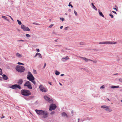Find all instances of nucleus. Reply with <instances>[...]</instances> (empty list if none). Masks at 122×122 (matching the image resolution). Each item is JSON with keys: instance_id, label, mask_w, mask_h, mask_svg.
Here are the masks:
<instances>
[{"instance_id": "nucleus-1", "label": "nucleus", "mask_w": 122, "mask_h": 122, "mask_svg": "<svg viewBox=\"0 0 122 122\" xmlns=\"http://www.w3.org/2000/svg\"><path fill=\"white\" fill-rule=\"evenodd\" d=\"M27 79L30 81H31L34 85H35L36 82L34 81L35 78L31 73L30 72H28V74L27 75Z\"/></svg>"}, {"instance_id": "nucleus-2", "label": "nucleus", "mask_w": 122, "mask_h": 122, "mask_svg": "<svg viewBox=\"0 0 122 122\" xmlns=\"http://www.w3.org/2000/svg\"><path fill=\"white\" fill-rule=\"evenodd\" d=\"M21 93L22 95L25 96H28L31 95L30 91L27 90H22L21 91Z\"/></svg>"}, {"instance_id": "nucleus-3", "label": "nucleus", "mask_w": 122, "mask_h": 122, "mask_svg": "<svg viewBox=\"0 0 122 122\" xmlns=\"http://www.w3.org/2000/svg\"><path fill=\"white\" fill-rule=\"evenodd\" d=\"M16 69L18 72H22L24 71L25 69L23 66L18 65L16 67Z\"/></svg>"}, {"instance_id": "nucleus-4", "label": "nucleus", "mask_w": 122, "mask_h": 122, "mask_svg": "<svg viewBox=\"0 0 122 122\" xmlns=\"http://www.w3.org/2000/svg\"><path fill=\"white\" fill-rule=\"evenodd\" d=\"M117 43L115 41H106L100 42L99 43L100 44H116Z\"/></svg>"}, {"instance_id": "nucleus-5", "label": "nucleus", "mask_w": 122, "mask_h": 122, "mask_svg": "<svg viewBox=\"0 0 122 122\" xmlns=\"http://www.w3.org/2000/svg\"><path fill=\"white\" fill-rule=\"evenodd\" d=\"M101 107L104 109L106 110L109 112H111L112 111V109L110 107L107 106H101Z\"/></svg>"}, {"instance_id": "nucleus-6", "label": "nucleus", "mask_w": 122, "mask_h": 122, "mask_svg": "<svg viewBox=\"0 0 122 122\" xmlns=\"http://www.w3.org/2000/svg\"><path fill=\"white\" fill-rule=\"evenodd\" d=\"M25 86H27V87L30 89H32V87L30 82L29 81H27L24 84Z\"/></svg>"}, {"instance_id": "nucleus-7", "label": "nucleus", "mask_w": 122, "mask_h": 122, "mask_svg": "<svg viewBox=\"0 0 122 122\" xmlns=\"http://www.w3.org/2000/svg\"><path fill=\"white\" fill-rule=\"evenodd\" d=\"M39 88L40 90L43 92H46L47 91V88L41 85H40Z\"/></svg>"}, {"instance_id": "nucleus-8", "label": "nucleus", "mask_w": 122, "mask_h": 122, "mask_svg": "<svg viewBox=\"0 0 122 122\" xmlns=\"http://www.w3.org/2000/svg\"><path fill=\"white\" fill-rule=\"evenodd\" d=\"M56 107V106L55 104H51L50 106L49 110L50 111H52V110L55 109Z\"/></svg>"}, {"instance_id": "nucleus-9", "label": "nucleus", "mask_w": 122, "mask_h": 122, "mask_svg": "<svg viewBox=\"0 0 122 122\" xmlns=\"http://www.w3.org/2000/svg\"><path fill=\"white\" fill-rule=\"evenodd\" d=\"M10 88L15 89H16L17 88H18L19 89H20L21 88L20 86L19 85H18L17 84L13 85L10 87Z\"/></svg>"}, {"instance_id": "nucleus-10", "label": "nucleus", "mask_w": 122, "mask_h": 122, "mask_svg": "<svg viewBox=\"0 0 122 122\" xmlns=\"http://www.w3.org/2000/svg\"><path fill=\"white\" fill-rule=\"evenodd\" d=\"M36 112L37 114L40 115H42L44 114V111L42 110H38L36 109Z\"/></svg>"}, {"instance_id": "nucleus-11", "label": "nucleus", "mask_w": 122, "mask_h": 122, "mask_svg": "<svg viewBox=\"0 0 122 122\" xmlns=\"http://www.w3.org/2000/svg\"><path fill=\"white\" fill-rule=\"evenodd\" d=\"M21 28L24 31H29L30 30V29L28 27H26L23 25H21Z\"/></svg>"}, {"instance_id": "nucleus-12", "label": "nucleus", "mask_w": 122, "mask_h": 122, "mask_svg": "<svg viewBox=\"0 0 122 122\" xmlns=\"http://www.w3.org/2000/svg\"><path fill=\"white\" fill-rule=\"evenodd\" d=\"M44 98L46 100L48 101V102L50 103H51L53 102V100L49 98L47 96H45Z\"/></svg>"}, {"instance_id": "nucleus-13", "label": "nucleus", "mask_w": 122, "mask_h": 122, "mask_svg": "<svg viewBox=\"0 0 122 122\" xmlns=\"http://www.w3.org/2000/svg\"><path fill=\"white\" fill-rule=\"evenodd\" d=\"M23 82V80L21 79H20L17 82L18 84V85L20 86V85H21L22 83Z\"/></svg>"}, {"instance_id": "nucleus-14", "label": "nucleus", "mask_w": 122, "mask_h": 122, "mask_svg": "<svg viewBox=\"0 0 122 122\" xmlns=\"http://www.w3.org/2000/svg\"><path fill=\"white\" fill-rule=\"evenodd\" d=\"M80 58L85 61L86 62H87L88 61H92V60L90 59H88L85 57H80Z\"/></svg>"}, {"instance_id": "nucleus-15", "label": "nucleus", "mask_w": 122, "mask_h": 122, "mask_svg": "<svg viewBox=\"0 0 122 122\" xmlns=\"http://www.w3.org/2000/svg\"><path fill=\"white\" fill-rule=\"evenodd\" d=\"M69 59V58L67 56H66L65 57L62 58L61 59V60L63 61H65Z\"/></svg>"}, {"instance_id": "nucleus-16", "label": "nucleus", "mask_w": 122, "mask_h": 122, "mask_svg": "<svg viewBox=\"0 0 122 122\" xmlns=\"http://www.w3.org/2000/svg\"><path fill=\"white\" fill-rule=\"evenodd\" d=\"M48 115V114L47 112H44V114L43 115V117L44 118L47 117Z\"/></svg>"}, {"instance_id": "nucleus-17", "label": "nucleus", "mask_w": 122, "mask_h": 122, "mask_svg": "<svg viewBox=\"0 0 122 122\" xmlns=\"http://www.w3.org/2000/svg\"><path fill=\"white\" fill-rule=\"evenodd\" d=\"M3 79L5 80H7L8 78L7 76L4 74H3L2 75Z\"/></svg>"}, {"instance_id": "nucleus-18", "label": "nucleus", "mask_w": 122, "mask_h": 122, "mask_svg": "<svg viewBox=\"0 0 122 122\" xmlns=\"http://www.w3.org/2000/svg\"><path fill=\"white\" fill-rule=\"evenodd\" d=\"M62 117H68L66 113L65 112H63L62 114Z\"/></svg>"}, {"instance_id": "nucleus-19", "label": "nucleus", "mask_w": 122, "mask_h": 122, "mask_svg": "<svg viewBox=\"0 0 122 122\" xmlns=\"http://www.w3.org/2000/svg\"><path fill=\"white\" fill-rule=\"evenodd\" d=\"M16 56L19 57H22V56L20 54L18 53H17L16 54Z\"/></svg>"}, {"instance_id": "nucleus-20", "label": "nucleus", "mask_w": 122, "mask_h": 122, "mask_svg": "<svg viewBox=\"0 0 122 122\" xmlns=\"http://www.w3.org/2000/svg\"><path fill=\"white\" fill-rule=\"evenodd\" d=\"M92 6L93 7V8L94 9H95L96 10H97V8L96 7H95V6L93 5V3H92Z\"/></svg>"}, {"instance_id": "nucleus-21", "label": "nucleus", "mask_w": 122, "mask_h": 122, "mask_svg": "<svg viewBox=\"0 0 122 122\" xmlns=\"http://www.w3.org/2000/svg\"><path fill=\"white\" fill-rule=\"evenodd\" d=\"M2 17L3 18L5 19V20H7V21H8L9 20L8 19H7V17L5 16H2Z\"/></svg>"}, {"instance_id": "nucleus-22", "label": "nucleus", "mask_w": 122, "mask_h": 122, "mask_svg": "<svg viewBox=\"0 0 122 122\" xmlns=\"http://www.w3.org/2000/svg\"><path fill=\"white\" fill-rule=\"evenodd\" d=\"M99 14L100 16H102V17H104V15L102 14V12H100V11H99Z\"/></svg>"}, {"instance_id": "nucleus-23", "label": "nucleus", "mask_w": 122, "mask_h": 122, "mask_svg": "<svg viewBox=\"0 0 122 122\" xmlns=\"http://www.w3.org/2000/svg\"><path fill=\"white\" fill-rule=\"evenodd\" d=\"M60 73V72L57 71H55V74L56 75H59V74Z\"/></svg>"}, {"instance_id": "nucleus-24", "label": "nucleus", "mask_w": 122, "mask_h": 122, "mask_svg": "<svg viewBox=\"0 0 122 122\" xmlns=\"http://www.w3.org/2000/svg\"><path fill=\"white\" fill-rule=\"evenodd\" d=\"M79 44L80 45H85V44L84 42H80L79 43Z\"/></svg>"}, {"instance_id": "nucleus-25", "label": "nucleus", "mask_w": 122, "mask_h": 122, "mask_svg": "<svg viewBox=\"0 0 122 122\" xmlns=\"http://www.w3.org/2000/svg\"><path fill=\"white\" fill-rule=\"evenodd\" d=\"M119 87V86H113L112 87V88H118Z\"/></svg>"}, {"instance_id": "nucleus-26", "label": "nucleus", "mask_w": 122, "mask_h": 122, "mask_svg": "<svg viewBox=\"0 0 122 122\" xmlns=\"http://www.w3.org/2000/svg\"><path fill=\"white\" fill-rule=\"evenodd\" d=\"M37 54H38V55L39 56V57L40 58H42V56L39 53H38Z\"/></svg>"}, {"instance_id": "nucleus-27", "label": "nucleus", "mask_w": 122, "mask_h": 122, "mask_svg": "<svg viewBox=\"0 0 122 122\" xmlns=\"http://www.w3.org/2000/svg\"><path fill=\"white\" fill-rule=\"evenodd\" d=\"M2 70L0 68V75H1L2 74Z\"/></svg>"}, {"instance_id": "nucleus-28", "label": "nucleus", "mask_w": 122, "mask_h": 122, "mask_svg": "<svg viewBox=\"0 0 122 122\" xmlns=\"http://www.w3.org/2000/svg\"><path fill=\"white\" fill-rule=\"evenodd\" d=\"M18 64L19 65H24V64L20 62H18Z\"/></svg>"}, {"instance_id": "nucleus-29", "label": "nucleus", "mask_w": 122, "mask_h": 122, "mask_svg": "<svg viewBox=\"0 0 122 122\" xmlns=\"http://www.w3.org/2000/svg\"><path fill=\"white\" fill-rule=\"evenodd\" d=\"M26 37H30V35L29 34H27L26 35Z\"/></svg>"}, {"instance_id": "nucleus-30", "label": "nucleus", "mask_w": 122, "mask_h": 122, "mask_svg": "<svg viewBox=\"0 0 122 122\" xmlns=\"http://www.w3.org/2000/svg\"><path fill=\"white\" fill-rule=\"evenodd\" d=\"M68 6H71V8L73 7V6L72 5H71L70 4V3H69V5H68Z\"/></svg>"}, {"instance_id": "nucleus-31", "label": "nucleus", "mask_w": 122, "mask_h": 122, "mask_svg": "<svg viewBox=\"0 0 122 122\" xmlns=\"http://www.w3.org/2000/svg\"><path fill=\"white\" fill-rule=\"evenodd\" d=\"M93 61L94 63H96L97 62V61L96 60H95L94 61H93L92 60V61Z\"/></svg>"}, {"instance_id": "nucleus-32", "label": "nucleus", "mask_w": 122, "mask_h": 122, "mask_svg": "<svg viewBox=\"0 0 122 122\" xmlns=\"http://www.w3.org/2000/svg\"><path fill=\"white\" fill-rule=\"evenodd\" d=\"M69 28V27H66L65 28V29H64L65 30H68Z\"/></svg>"}, {"instance_id": "nucleus-33", "label": "nucleus", "mask_w": 122, "mask_h": 122, "mask_svg": "<svg viewBox=\"0 0 122 122\" xmlns=\"http://www.w3.org/2000/svg\"><path fill=\"white\" fill-rule=\"evenodd\" d=\"M74 13H75V15L76 16L77 15V12H76L75 10H74Z\"/></svg>"}, {"instance_id": "nucleus-34", "label": "nucleus", "mask_w": 122, "mask_h": 122, "mask_svg": "<svg viewBox=\"0 0 122 122\" xmlns=\"http://www.w3.org/2000/svg\"><path fill=\"white\" fill-rule=\"evenodd\" d=\"M53 24H51L49 26V27L50 28H51L52 27V26H53Z\"/></svg>"}, {"instance_id": "nucleus-35", "label": "nucleus", "mask_w": 122, "mask_h": 122, "mask_svg": "<svg viewBox=\"0 0 122 122\" xmlns=\"http://www.w3.org/2000/svg\"><path fill=\"white\" fill-rule=\"evenodd\" d=\"M105 87V86L104 85H102V86H101L100 87V88H104Z\"/></svg>"}, {"instance_id": "nucleus-36", "label": "nucleus", "mask_w": 122, "mask_h": 122, "mask_svg": "<svg viewBox=\"0 0 122 122\" xmlns=\"http://www.w3.org/2000/svg\"><path fill=\"white\" fill-rule=\"evenodd\" d=\"M109 15L111 17V18H113V15L112 14H110Z\"/></svg>"}, {"instance_id": "nucleus-37", "label": "nucleus", "mask_w": 122, "mask_h": 122, "mask_svg": "<svg viewBox=\"0 0 122 122\" xmlns=\"http://www.w3.org/2000/svg\"><path fill=\"white\" fill-rule=\"evenodd\" d=\"M17 41H19V42H20V41L23 42L24 41V40H18Z\"/></svg>"}, {"instance_id": "nucleus-38", "label": "nucleus", "mask_w": 122, "mask_h": 122, "mask_svg": "<svg viewBox=\"0 0 122 122\" xmlns=\"http://www.w3.org/2000/svg\"><path fill=\"white\" fill-rule=\"evenodd\" d=\"M60 20H62V21L64 20V18H60Z\"/></svg>"}, {"instance_id": "nucleus-39", "label": "nucleus", "mask_w": 122, "mask_h": 122, "mask_svg": "<svg viewBox=\"0 0 122 122\" xmlns=\"http://www.w3.org/2000/svg\"><path fill=\"white\" fill-rule=\"evenodd\" d=\"M55 113V112L54 111H52L51 112V115H53V114Z\"/></svg>"}, {"instance_id": "nucleus-40", "label": "nucleus", "mask_w": 122, "mask_h": 122, "mask_svg": "<svg viewBox=\"0 0 122 122\" xmlns=\"http://www.w3.org/2000/svg\"><path fill=\"white\" fill-rule=\"evenodd\" d=\"M17 21L18 23H21V21H19L18 20H17Z\"/></svg>"}, {"instance_id": "nucleus-41", "label": "nucleus", "mask_w": 122, "mask_h": 122, "mask_svg": "<svg viewBox=\"0 0 122 122\" xmlns=\"http://www.w3.org/2000/svg\"><path fill=\"white\" fill-rule=\"evenodd\" d=\"M46 63H45V64H44V67H43V68H45V67L46 66Z\"/></svg>"}, {"instance_id": "nucleus-42", "label": "nucleus", "mask_w": 122, "mask_h": 122, "mask_svg": "<svg viewBox=\"0 0 122 122\" xmlns=\"http://www.w3.org/2000/svg\"><path fill=\"white\" fill-rule=\"evenodd\" d=\"M112 12H113V13H115L116 14H117V13L115 11H112Z\"/></svg>"}, {"instance_id": "nucleus-43", "label": "nucleus", "mask_w": 122, "mask_h": 122, "mask_svg": "<svg viewBox=\"0 0 122 122\" xmlns=\"http://www.w3.org/2000/svg\"><path fill=\"white\" fill-rule=\"evenodd\" d=\"M38 53H37L35 55V57H36L38 55V54H37Z\"/></svg>"}, {"instance_id": "nucleus-44", "label": "nucleus", "mask_w": 122, "mask_h": 122, "mask_svg": "<svg viewBox=\"0 0 122 122\" xmlns=\"http://www.w3.org/2000/svg\"><path fill=\"white\" fill-rule=\"evenodd\" d=\"M48 83L49 84L51 85H52V84H51V82H48Z\"/></svg>"}, {"instance_id": "nucleus-45", "label": "nucleus", "mask_w": 122, "mask_h": 122, "mask_svg": "<svg viewBox=\"0 0 122 122\" xmlns=\"http://www.w3.org/2000/svg\"><path fill=\"white\" fill-rule=\"evenodd\" d=\"M36 50H37V51L38 52H39L40 51L39 50V49H36Z\"/></svg>"}, {"instance_id": "nucleus-46", "label": "nucleus", "mask_w": 122, "mask_h": 122, "mask_svg": "<svg viewBox=\"0 0 122 122\" xmlns=\"http://www.w3.org/2000/svg\"><path fill=\"white\" fill-rule=\"evenodd\" d=\"M63 27V26H61L60 27V28L61 29Z\"/></svg>"}, {"instance_id": "nucleus-47", "label": "nucleus", "mask_w": 122, "mask_h": 122, "mask_svg": "<svg viewBox=\"0 0 122 122\" xmlns=\"http://www.w3.org/2000/svg\"><path fill=\"white\" fill-rule=\"evenodd\" d=\"M5 116H3L2 117H1V119H2V118H5Z\"/></svg>"}, {"instance_id": "nucleus-48", "label": "nucleus", "mask_w": 122, "mask_h": 122, "mask_svg": "<svg viewBox=\"0 0 122 122\" xmlns=\"http://www.w3.org/2000/svg\"><path fill=\"white\" fill-rule=\"evenodd\" d=\"M113 9H114L115 10H116L117 11V9L116 8H113Z\"/></svg>"}, {"instance_id": "nucleus-49", "label": "nucleus", "mask_w": 122, "mask_h": 122, "mask_svg": "<svg viewBox=\"0 0 122 122\" xmlns=\"http://www.w3.org/2000/svg\"><path fill=\"white\" fill-rule=\"evenodd\" d=\"M33 24H34L37 25H39V24L38 23H33Z\"/></svg>"}, {"instance_id": "nucleus-50", "label": "nucleus", "mask_w": 122, "mask_h": 122, "mask_svg": "<svg viewBox=\"0 0 122 122\" xmlns=\"http://www.w3.org/2000/svg\"><path fill=\"white\" fill-rule=\"evenodd\" d=\"M122 80V79H121V78H120V79H119V81H121V80Z\"/></svg>"}, {"instance_id": "nucleus-51", "label": "nucleus", "mask_w": 122, "mask_h": 122, "mask_svg": "<svg viewBox=\"0 0 122 122\" xmlns=\"http://www.w3.org/2000/svg\"><path fill=\"white\" fill-rule=\"evenodd\" d=\"M64 74H61V76H64Z\"/></svg>"}, {"instance_id": "nucleus-52", "label": "nucleus", "mask_w": 122, "mask_h": 122, "mask_svg": "<svg viewBox=\"0 0 122 122\" xmlns=\"http://www.w3.org/2000/svg\"><path fill=\"white\" fill-rule=\"evenodd\" d=\"M78 122H79V118H78Z\"/></svg>"}, {"instance_id": "nucleus-53", "label": "nucleus", "mask_w": 122, "mask_h": 122, "mask_svg": "<svg viewBox=\"0 0 122 122\" xmlns=\"http://www.w3.org/2000/svg\"><path fill=\"white\" fill-rule=\"evenodd\" d=\"M10 18L12 20H13V19L11 17H10Z\"/></svg>"}, {"instance_id": "nucleus-54", "label": "nucleus", "mask_w": 122, "mask_h": 122, "mask_svg": "<svg viewBox=\"0 0 122 122\" xmlns=\"http://www.w3.org/2000/svg\"><path fill=\"white\" fill-rule=\"evenodd\" d=\"M19 25H21L22 23H18Z\"/></svg>"}, {"instance_id": "nucleus-55", "label": "nucleus", "mask_w": 122, "mask_h": 122, "mask_svg": "<svg viewBox=\"0 0 122 122\" xmlns=\"http://www.w3.org/2000/svg\"><path fill=\"white\" fill-rule=\"evenodd\" d=\"M107 100L109 101H110V100L109 99H107Z\"/></svg>"}, {"instance_id": "nucleus-56", "label": "nucleus", "mask_w": 122, "mask_h": 122, "mask_svg": "<svg viewBox=\"0 0 122 122\" xmlns=\"http://www.w3.org/2000/svg\"><path fill=\"white\" fill-rule=\"evenodd\" d=\"M57 40H55V41H57Z\"/></svg>"}, {"instance_id": "nucleus-57", "label": "nucleus", "mask_w": 122, "mask_h": 122, "mask_svg": "<svg viewBox=\"0 0 122 122\" xmlns=\"http://www.w3.org/2000/svg\"><path fill=\"white\" fill-rule=\"evenodd\" d=\"M59 83L60 84V85H61V86L62 85L60 83Z\"/></svg>"}, {"instance_id": "nucleus-58", "label": "nucleus", "mask_w": 122, "mask_h": 122, "mask_svg": "<svg viewBox=\"0 0 122 122\" xmlns=\"http://www.w3.org/2000/svg\"><path fill=\"white\" fill-rule=\"evenodd\" d=\"M8 16H9V17H11V16H9V15H8Z\"/></svg>"}, {"instance_id": "nucleus-59", "label": "nucleus", "mask_w": 122, "mask_h": 122, "mask_svg": "<svg viewBox=\"0 0 122 122\" xmlns=\"http://www.w3.org/2000/svg\"><path fill=\"white\" fill-rule=\"evenodd\" d=\"M121 101L122 102V100H121Z\"/></svg>"}, {"instance_id": "nucleus-60", "label": "nucleus", "mask_w": 122, "mask_h": 122, "mask_svg": "<svg viewBox=\"0 0 122 122\" xmlns=\"http://www.w3.org/2000/svg\"><path fill=\"white\" fill-rule=\"evenodd\" d=\"M117 73L116 74H117Z\"/></svg>"}]
</instances>
